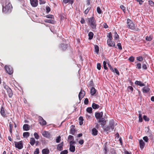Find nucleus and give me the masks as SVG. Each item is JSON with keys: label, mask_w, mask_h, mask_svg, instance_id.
Instances as JSON below:
<instances>
[{"label": "nucleus", "mask_w": 154, "mask_h": 154, "mask_svg": "<svg viewBox=\"0 0 154 154\" xmlns=\"http://www.w3.org/2000/svg\"><path fill=\"white\" fill-rule=\"evenodd\" d=\"M5 8H4V5H3L2 11H10L12 8V6L9 0H5Z\"/></svg>", "instance_id": "1"}, {"label": "nucleus", "mask_w": 154, "mask_h": 154, "mask_svg": "<svg viewBox=\"0 0 154 154\" xmlns=\"http://www.w3.org/2000/svg\"><path fill=\"white\" fill-rule=\"evenodd\" d=\"M89 25L91 28L94 29H96V21L93 17H91L88 19Z\"/></svg>", "instance_id": "2"}, {"label": "nucleus", "mask_w": 154, "mask_h": 154, "mask_svg": "<svg viewBox=\"0 0 154 154\" xmlns=\"http://www.w3.org/2000/svg\"><path fill=\"white\" fill-rule=\"evenodd\" d=\"M127 27L131 29L134 30L135 29L134 24L132 21L129 19L127 20Z\"/></svg>", "instance_id": "3"}, {"label": "nucleus", "mask_w": 154, "mask_h": 154, "mask_svg": "<svg viewBox=\"0 0 154 154\" xmlns=\"http://www.w3.org/2000/svg\"><path fill=\"white\" fill-rule=\"evenodd\" d=\"M15 146L16 148H17L19 149H21L23 147V145L21 141H20L18 142H14Z\"/></svg>", "instance_id": "4"}, {"label": "nucleus", "mask_w": 154, "mask_h": 154, "mask_svg": "<svg viewBox=\"0 0 154 154\" xmlns=\"http://www.w3.org/2000/svg\"><path fill=\"white\" fill-rule=\"evenodd\" d=\"M7 72L9 74H11L13 72L12 68L8 66H5V67Z\"/></svg>", "instance_id": "5"}, {"label": "nucleus", "mask_w": 154, "mask_h": 154, "mask_svg": "<svg viewBox=\"0 0 154 154\" xmlns=\"http://www.w3.org/2000/svg\"><path fill=\"white\" fill-rule=\"evenodd\" d=\"M30 2L31 5L33 7H35L38 5V0H30Z\"/></svg>", "instance_id": "6"}, {"label": "nucleus", "mask_w": 154, "mask_h": 154, "mask_svg": "<svg viewBox=\"0 0 154 154\" xmlns=\"http://www.w3.org/2000/svg\"><path fill=\"white\" fill-rule=\"evenodd\" d=\"M85 94V91H82V90H81L79 95V99L80 100L83 97Z\"/></svg>", "instance_id": "7"}, {"label": "nucleus", "mask_w": 154, "mask_h": 154, "mask_svg": "<svg viewBox=\"0 0 154 154\" xmlns=\"http://www.w3.org/2000/svg\"><path fill=\"white\" fill-rule=\"evenodd\" d=\"M116 125L113 120H111L109 122V126L110 127L111 130H113L114 126Z\"/></svg>", "instance_id": "8"}, {"label": "nucleus", "mask_w": 154, "mask_h": 154, "mask_svg": "<svg viewBox=\"0 0 154 154\" xmlns=\"http://www.w3.org/2000/svg\"><path fill=\"white\" fill-rule=\"evenodd\" d=\"M98 122H101V126L103 127L106 124V121L103 118H100L99 119Z\"/></svg>", "instance_id": "9"}, {"label": "nucleus", "mask_w": 154, "mask_h": 154, "mask_svg": "<svg viewBox=\"0 0 154 154\" xmlns=\"http://www.w3.org/2000/svg\"><path fill=\"white\" fill-rule=\"evenodd\" d=\"M103 115V113L102 112H96L95 113V117L97 119H99L102 117Z\"/></svg>", "instance_id": "10"}, {"label": "nucleus", "mask_w": 154, "mask_h": 154, "mask_svg": "<svg viewBox=\"0 0 154 154\" xmlns=\"http://www.w3.org/2000/svg\"><path fill=\"white\" fill-rule=\"evenodd\" d=\"M42 134L45 137L47 138H50V133L48 131H43L42 133Z\"/></svg>", "instance_id": "11"}, {"label": "nucleus", "mask_w": 154, "mask_h": 154, "mask_svg": "<svg viewBox=\"0 0 154 154\" xmlns=\"http://www.w3.org/2000/svg\"><path fill=\"white\" fill-rule=\"evenodd\" d=\"M0 113L1 115L4 117L6 118L7 117L6 114L5 113L4 109L3 107L1 108Z\"/></svg>", "instance_id": "12"}, {"label": "nucleus", "mask_w": 154, "mask_h": 154, "mask_svg": "<svg viewBox=\"0 0 154 154\" xmlns=\"http://www.w3.org/2000/svg\"><path fill=\"white\" fill-rule=\"evenodd\" d=\"M63 142H62L57 145V149L59 151H61L63 149Z\"/></svg>", "instance_id": "13"}, {"label": "nucleus", "mask_w": 154, "mask_h": 154, "mask_svg": "<svg viewBox=\"0 0 154 154\" xmlns=\"http://www.w3.org/2000/svg\"><path fill=\"white\" fill-rule=\"evenodd\" d=\"M107 37L109 38V39H108L107 42L109 44V42H111V40H112V35L111 32H109L108 33V35H107Z\"/></svg>", "instance_id": "14"}, {"label": "nucleus", "mask_w": 154, "mask_h": 154, "mask_svg": "<svg viewBox=\"0 0 154 154\" xmlns=\"http://www.w3.org/2000/svg\"><path fill=\"white\" fill-rule=\"evenodd\" d=\"M7 91L9 97H11L13 95V93L11 89L10 88L7 90Z\"/></svg>", "instance_id": "15"}, {"label": "nucleus", "mask_w": 154, "mask_h": 154, "mask_svg": "<svg viewBox=\"0 0 154 154\" xmlns=\"http://www.w3.org/2000/svg\"><path fill=\"white\" fill-rule=\"evenodd\" d=\"M39 119L40 120L39 123L41 125H46V121L42 117H40L39 118Z\"/></svg>", "instance_id": "16"}, {"label": "nucleus", "mask_w": 154, "mask_h": 154, "mask_svg": "<svg viewBox=\"0 0 154 154\" xmlns=\"http://www.w3.org/2000/svg\"><path fill=\"white\" fill-rule=\"evenodd\" d=\"M140 147L141 149H143L145 146V143L142 140H140L139 141Z\"/></svg>", "instance_id": "17"}, {"label": "nucleus", "mask_w": 154, "mask_h": 154, "mask_svg": "<svg viewBox=\"0 0 154 154\" xmlns=\"http://www.w3.org/2000/svg\"><path fill=\"white\" fill-rule=\"evenodd\" d=\"M149 88L147 86H146L143 88V93H146L149 92Z\"/></svg>", "instance_id": "18"}, {"label": "nucleus", "mask_w": 154, "mask_h": 154, "mask_svg": "<svg viewBox=\"0 0 154 154\" xmlns=\"http://www.w3.org/2000/svg\"><path fill=\"white\" fill-rule=\"evenodd\" d=\"M135 84L136 85H139L140 86H143L145 85L143 83H142L141 82L138 81H136L135 82Z\"/></svg>", "instance_id": "19"}, {"label": "nucleus", "mask_w": 154, "mask_h": 154, "mask_svg": "<svg viewBox=\"0 0 154 154\" xmlns=\"http://www.w3.org/2000/svg\"><path fill=\"white\" fill-rule=\"evenodd\" d=\"M42 154H48L49 152V151L48 149H44L42 150Z\"/></svg>", "instance_id": "20"}, {"label": "nucleus", "mask_w": 154, "mask_h": 154, "mask_svg": "<svg viewBox=\"0 0 154 154\" xmlns=\"http://www.w3.org/2000/svg\"><path fill=\"white\" fill-rule=\"evenodd\" d=\"M96 90L94 87H92L91 90V94L92 95H93L96 92Z\"/></svg>", "instance_id": "21"}, {"label": "nucleus", "mask_w": 154, "mask_h": 154, "mask_svg": "<svg viewBox=\"0 0 154 154\" xmlns=\"http://www.w3.org/2000/svg\"><path fill=\"white\" fill-rule=\"evenodd\" d=\"M23 129L25 131H28L29 128V126L27 124H24L23 127Z\"/></svg>", "instance_id": "22"}, {"label": "nucleus", "mask_w": 154, "mask_h": 154, "mask_svg": "<svg viewBox=\"0 0 154 154\" xmlns=\"http://www.w3.org/2000/svg\"><path fill=\"white\" fill-rule=\"evenodd\" d=\"M75 146L71 144L70 145L69 150L71 152H73L75 151Z\"/></svg>", "instance_id": "23"}, {"label": "nucleus", "mask_w": 154, "mask_h": 154, "mask_svg": "<svg viewBox=\"0 0 154 154\" xmlns=\"http://www.w3.org/2000/svg\"><path fill=\"white\" fill-rule=\"evenodd\" d=\"M98 131L97 129L94 128L92 129V134L93 135L95 136L97 134Z\"/></svg>", "instance_id": "24"}, {"label": "nucleus", "mask_w": 154, "mask_h": 154, "mask_svg": "<svg viewBox=\"0 0 154 154\" xmlns=\"http://www.w3.org/2000/svg\"><path fill=\"white\" fill-rule=\"evenodd\" d=\"M35 142V140L34 138H30V143L32 146H33Z\"/></svg>", "instance_id": "25"}, {"label": "nucleus", "mask_w": 154, "mask_h": 154, "mask_svg": "<svg viewBox=\"0 0 154 154\" xmlns=\"http://www.w3.org/2000/svg\"><path fill=\"white\" fill-rule=\"evenodd\" d=\"M112 40H111V42H109V44L107 42V44L109 47H114L115 45V43L114 42L112 41Z\"/></svg>", "instance_id": "26"}, {"label": "nucleus", "mask_w": 154, "mask_h": 154, "mask_svg": "<svg viewBox=\"0 0 154 154\" xmlns=\"http://www.w3.org/2000/svg\"><path fill=\"white\" fill-rule=\"evenodd\" d=\"M93 108L94 109H98L99 108V106L98 105L94 103H93L92 106Z\"/></svg>", "instance_id": "27"}, {"label": "nucleus", "mask_w": 154, "mask_h": 154, "mask_svg": "<svg viewBox=\"0 0 154 154\" xmlns=\"http://www.w3.org/2000/svg\"><path fill=\"white\" fill-rule=\"evenodd\" d=\"M88 35L89 36V39L91 40L92 38L93 37L94 34L92 32H90L88 34Z\"/></svg>", "instance_id": "28"}, {"label": "nucleus", "mask_w": 154, "mask_h": 154, "mask_svg": "<svg viewBox=\"0 0 154 154\" xmlns=\"http://www.w3.org/2000/svg\"><path fill=\"white\" fill-rule=\"evenodd\" d=\"M29 136V132H26L23 133V136L26 138H27Z\"/></svg>", "instance_id": "29"}, {"label": "nucleus", "mask_w": 154, "mask_h": 154, "mask_svg": "<svg viewBox=\"0 0 154 154\" xmlns=\"http://www.w3.org/2000/svg\"><path fill=\"white\" fill-rule=\"evenodd\" d=\"M152 38V37L151 35H149V36H147L146 37V40L148 41H151Z\"/></svg>", "instance_id": "30"}, {"label": "nucleus", "mask_w": 154, "mask_h": 154, "mask_svg": "<svg viewBox=\"0 0 154 154\" xmlns=\"http://www.w3.org/2000/svg\"><path fill=\"white\" fill-rule=\"evenodd\" d=\"M104 130L105 131H109V132H111V131H113V130H111V127L109 126H107L105 128Z\"/></svg>", "instance_id": "31"}, {"label": "nucleus", "mask_w": 154, "mask_h": 154, "mask_svg": "<svg viewBox=\"0 0 154 154\" xmlns=\"http://www.w3.org/2000/svg\"><path fill=\"white\" fill-rule=\"evenodd\" d=\"M95 51L96 52L97 54H98L99 51V48L98 46L97 45H95L94 46Z\"/></svg>", "instance_id": "32"}, {"label": "nucleus", "mask_w": 154, "mask_h": 154, "mask_svg": "<svg viewBox=\"0 0 154 154\" xmlns=\"http://www.w3.org/2000/svg\"><path fill=\"white\" fill-rule=\"evenodd\" d=\"M45 21L46 23H53L54 22V21L53 20L51 19L46 20H45Z\"/></svg>", "instance_id": "33"}, {"label": "nucleus", "mask_w": 154, "mask_h": 154, "mask_svg": "<svg viewBox=\"0 0 154 154\" xmlns=\"http://www.w3.org/2000/svg\"><path fill=\"white\" fill-rule=\"evenodd\" d=\"M92 108L90 107H88L86 109L87 111L89 113H91L92 112Z\"/></svg>", "instance_id": "34"}, {"label": "nucleus", "mask_w": 154, "mask_h": 154, "mask_svg": "<svg viewBox=\"0 0 154 154\" xmlns=\"http://www.w3.org/2000/svg\"><path fill=\"white\" fill-rule=\"evenodd\" d=\"M75 132V130L74 128H72L70 130V133L72 135H74Z\"/></svg>", "instance_id": "35"}, {"label": "nucleus", "mask_w": 154, "mask_h": 154, "mask_svg": "<svg viewBox=\"0 0 154 154\" xmlns=\"http://www.w3.org/2000/svg\"><path fill=\"white\" fill-rule=\"evenodd\" d=\"M13 126V124H11L10 122L9 124V131L10 133H12V128Z\"/></svg>", "instance_id": "36"}, {"label": "nucleus", "mask_w": 154, "mask_h": 154, "mask_svg": "<svg viewBox=\"0 0 154 154\" xmlns=\"http://www.w3.org/2000/svg\"><path fill=\"white\" fill-rule=\"evenodd\" d=\"M61 140V137L60 136H59L57 137L56 139V142L57 143H58L60 142Z\"/></svg>", "instance_id": "37"}, {"label": "nucleus", "mask_w": 154, "mask_h": 154, "mask_svg": "<svg viewBox=\"0 0 154 154\" xmlns=\"http://www.w3.org/2000/svg\"><path fill=\"white\" fill-rule=\"evenodd\" d=\"M137 59L140 61H141L143 60V58L141 56H139L137 57Z\"/></svg>", "instance_id": "38"}, {"label": "nucleus", "mask_w": 154, "mask_h": 154, "mask_svg": "<svg viewBox=\"0 0 154 154\" xmlns=\"http://www.w3.org/2000/svg\"><path fill=\"white\" fill-rule=\"evenodd\" d=\"M97 11L98 14H101V13L102 11L101 10V9L99 7H97Z\"/></svg>", "instance_id": "39"}, {"label": "nucleus", "mask_w": 154, "mask_h": 154, "mask_svg": "<svg viewBox=\"0 0 154 154\" xmlns=\"http://www.w3.org/2000/svg\"><path fill=\"white\" fill-rule=\"evenodd\" d=\"M114 38L115 39H117L119 38V36L118 35L117 33L116 32H115L114 33Z\"/></svg>", "instance_id": "40"}, {"label": "nucleus", "mask_w": 154, "mask_h": 154, "mask_svg": "<svg viewBox=\"0 0 154 154\" xmlns=\"http://www.w3.org/2000/svg\"><path fill=\"white\" fill-rule=\"evenodd\" d=\"M128 60L130 61L133 62L134 60V57L132 56H131L129 58Z\"/></svg>", "instance_id": "41"}, {"label": "nucleus", "mask_w": 154, "mask_h": 154, "mask_svg": "<svg viewBox=\"0 0 154 154\" xmlns=\"http://www.w3.org/2000/svg\"><path fill=\"white\" fill-rule=\"evenodd\" d=\"M68 152L67 150H64L60 152V154H67Z\"/></svg>", "instance_id": "42"}, {"label": "nucleus", "mask_w": 154, "mask_h": 154, "mask_svg": "<svg viewBox=\"0 0 154 154\" xmlns=\"http://www.w3.org/2000/svg\"><path fill=\"white\" fill-rule=\"evenodd\" d=\"M136 68L140 69L141 68V64L140 63H137L136 65Z\"/></svg>", "instance_id": "43"}, {"label": "nucleus", "mask_w": 154, "mask_h": 154, "mask_svg": "<svg viewBox=\"0 0 154 154\" xmlns=\"http://www.w3.org/2000/svg\"><path fill=\"white\" fill-rule=\"evenodd\" d=\"M143 119L146 121H148L149 120V119L146 116H143Z\"/></svg>", "instance_id": "44"}, {"label": "nucleus", "mask_w": 154, "mask_h": 154, "mask_svg": "<svg viewBox=\"0 0 154 154\" xmlns=\"http://www.w3.org/2000/svg\"><path fill=\"white\" fill-rule=\"evenodd\" d=\"M106 62H105V61H103V66L104 69H108L107 67L106 66Z\"/></svg>", "instance_id": "45"}, {"label": "nucleus", "mask_w": 154, "mask_h": 154, "mask_svg": "<svg viewBox=\"0 0 154 154\" xmlns=\"http://www.w3.org/2000/svg\"><path fill=\"white\" fill-rule=\"evenodd\" d=\"M34 135L35 136V137L36 139H38V138H39V136L37 133H35L34 134Z\"/></svg>", "instance_id": "46"}, {"label": "nucleus", "mask_w": 154, "mask_h": 154, "mask_svg": "<svg viewBox=\"0 0 154 154\" xmlns=\"http://www.w3.org/2000/svg\"><path fill=\"white\" fill-rule=\"evenodd\" d=\"M120 8L125 12V8L123 5H121L120 6Z\"/></svg>", "instance_id": "47"}, {"label": "nucleus", "mask_w": 154, "mask_h": 154, "mask_svg": "<svg viewBox=\"0 0 154 154\" xmlns=\"http://www.w3.org/2000/svg\"><path fill=\"white\" fill-rule=\"evenodd\" d=\"M68 139L69 140H73L74 137L72 136L69 135L68 137Z\"/></svg>", "instance_id": "48"}, {"label": "nucleus", "mask_w": 154, "mask_h": 154, "mask_svg": "<svg viewBox=\"0 0 154 154\" xmlns=\"http://www.w3.org/2000/svg\"><path fill=\"white\" fill-rule=\"evenodd\" d=\"M143 140L146 142H148L149 140V139L148 138V137L147 136H145L143 137Z\"/></svg>", "instance_id": "49"}, {"label": "nucleus", "mask_w": 154, "mask_h": 154, "mask_svg": "<svg viewBox=\"0 0 154 154\" xmlns=\"http://www.w3.org/2000/svg\"><path fill=\"white\" fill-rule=\"evenodd\" d=\"M62 46L63 47V49L64 50H65L67 48V45H64L63 44H62Z\"/></svg>", "instance_id": "50"}, {"label": "nucleus", "mask_w": 154, "mask_h": 154, "mask_svg": "<svg viewBox=\"0 0 154 154\" xmlns=\"http://www.w3.org/2000/svg\"><path fill=\"white\" fill-rule=\"evenodd\" d=\"M39 153V150L38 148H36L34 152V154H38Z\"/></svg>", "instance_id": "51"}, {"label": "nucleus", "mask_w": 154, "mask_h": 154, "mask_svg": "<svg viewBox=\"0 0 154 154\" xmlns=\"http://www.w3.org/2000/svg\"><path fill=\"white\" fill-rule=\"evenodd\" d=\"M84 103L85 104H87L88 103V100L87 98H86L85 99Z\"/></svg>", "instance_id": "52"}, {"label": "nucleus", "mask_w": 154, "mask_h": 154, "mask_svg": "<svg viewBox=\"0 0 154 154\" xmlns=\"http://www.w3.org/2000/svg\"><path fill=\"white\" fill-rule=\"evenodd\" d=\"M97 68L98 70H100L101 69V65L100 63H98L97 64Z\"/></svg>", "instance_id": "53"}, {"label": "nucleus", "mask_w": 154, "mask_h": 154, "mask_svg": "<svg viewBox=\"0 0 154 154\" xmlns=\"http://www.w3.org/2000/svg\"><path fill=\"white\" fill-rule=\"evenodd\" d=\"M108 65L109 66V69L113 72H114V69L112 68V67L111 66V65L109 64H108Z\"/></svg>", "instance_id": "54"}, {"label": "nucleus", "mask_w": 154, "mask_h": 154, "mask_svg": "<svg viewBox=\"0 0 154 154\" xmlns=\"http://www.w3.org/2000/svg\"><path fill=\"white\" fill-rule=\"evenodd\" d=\"M117 45L118 46V48L120 50H122V48L121 46V44L120 43H118L117 44Z\"/></svg>", "instance_id": "55"}, {"label": "nucleus", "mask_w": 154, "mask_h": 154, "mask_svg": "<svg viewBox=\"0 0 154 154\" xmlns=\"http://www.w3.org/2000/svg\"><path fill=\"white\" fill-rule=\"evenodd\" d=\"M47 18H52L53 16L51 15H48L46 16Z\"/></svg>", "instance_id": "56"}, {"label": "nucleus", "mask_w": 154, "mask_h": 154, "mask_svg": "<svg viewBox=\"0 0 154 154\" xmlns=\"http://www.w3.org/2000/svg\"><path fill=\"white\" fill-rule=\"evenodd\" d=\"M46 12L48 13L51 10V9L49 7H47L46 8Z\"/></svg>", "instance_id": "57"}, {"label": "nucleus", "mask_w": 154, "mask_h": 154, "mask_svg": "<svg viewBox=\"0 0 154 154\" xmlns=\"http://www.w3.org/2000/svg\"><path fill=\"white\" fill-rule=\"evenodd\" d=\"M114 72H115L117 74L119 75V72L116 68H114Z\"/></svg>", "instance_id": "58"}, {"label": "nucleus", "mask_w": 154, "mask_h": 154, "mask_svg": "<svg viewBox=\"0 0 154 154\" xmlns=\"http://www.w3.org/2000/svg\"><path fill=\"white\" fill-rule=\"evenodd\" d=\"M142 68L144 69H146L147 68L146 65L145 64H143L142 66Z\"/></svg>", "instance_id": "59"}, {"label": "nucleus", "mask_w": 154, "mask_h": 154, "mask_svg": "<svg viewBox=\"0 0 154 154\" xmlns=\"http://www.w3.org/2000/svg\"><path fill=\"white\" fill-rule=\"evenodd\" d=\"M90 10V8H88L87 9L85 10V14H87L89 12Z\"/></svg>", "instance_id": "60"}, {"label": "nucleus", "mask_w": 154, "mask_h": 154, "mask_svg": "<svg viewBox=\"0 0 154 154\" xmlns=\"http://www.w3.org/2000/svg\"><path fill=\"white\" fill-rule=\"evenodd\" d=\"M45 3V2L42 0H39V4L40 5L44 4Z\"/></svg>", "instance_id": "61"}, {"label": "nucleus", "mask_w": 154, "mask_h": 154, "mask_svg": "<svg viewBox=\"0 0 154 154\" xmlns=\"http://www.w3.org/2000/svg\"><path fill=\"white\" fill-rule=\"evenodd\" d=\"M103 26L105 28V29H106V28H108V25H107L106 23H104L103 24Z\"/></svg>", "instance_id": "62"}, {"label": "nucleus", "mask_w": 154, "mask_h": 154, "mask_svg": "<svg viewBox=\"0 0 154 154\" xmlns=\"http://www.w3.org/2000/svg\"><path fill=\"white\" fill-rule=\"evenodd\" d=\"M149 4L151 6L153 5V3H154L151 0L149 1Z\"/></svg>", "instance_id": "63"}, {"label": "nucleus", "mask_w": 154, "mask_h": 154, "mask_svg": "<svg viewBox=\"0 0 154 154\" xmlns=\"http://www.w3.org/2000/svg\"><path fill=\"white\" fill-rule=\"evenodd\" d=\"M84 143V141L83 140H80L79 141V143L81 145H82Z\"/></svg>", "instance_id": "64"}]
</instances>
